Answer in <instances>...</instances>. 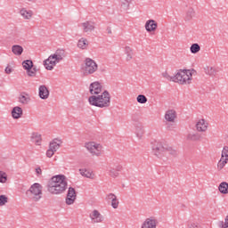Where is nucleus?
<instances>
[{"mask_svg": "<svg viewBox=\"0 0 228 228\" xmlns=\"http://www.w3.org/2000/svg\"><path fill=\"white\" fill-rule=\"evenodd\" d=\"M122 172V166L118 165L116 166V167H110L109 168V175L112 177L113 179H117L120 175V173Z\"/></svg>", "mask_w": 228, "mask_h": 228, "instance_id": "obj_16", "label": "nucleus"}, {"mask_svg": "<svg viewBox=\"0 0 228 228\" xmlns=\"http://www.w3.org/2000/svg\"><path fill=\"white\" fill-rule=\"evenodd\" d=\"M31 101V98L29 97V94H20L19 97V102L21 104H28Z\"/></svg>", "mask_w": 228, "mask_h": 228, "instance_id": "obj_31", "label": "nucleus"}, {"mask_svg": "<svg viewBox=\"0 0 228 228\" xmlns=\"http://www.w3.org/2000/svg\"><path fill=\"white\" fill-rule=\"evenodd\" d=\"M80 175L87 179H94V171L88 169H79Z\"/></svg>", "mask_w": 228, "mask_h": 228, "instance_id": "obj_27", "label": "nucleus"}, {"mask_svg": "<svg viewBox=\"0 0 228 228\" xmlns=\"http://www.w3.org/2000/svg\"><path fill=\"white\" fill-rule=\"evenodd\" d=\"M108 33L111 34V28H108Z\"/></svg>", "mask_w": 228, "mask_h": 228, "instance_id": "obj_50", "label": "nucleus"}, {"mask_svg": "<svg viewBox=\"0 0 228 228\" xmlns=\"http://www.w3.org/2000/svg\"><path fill=\"white\" fill-rule=\"evenodd\" d=\"M89 218H91L92 224H102L104 222V216L97 209L93 210L89 214Z\"/></svg>", "mask_w": 228, "mask_h": 228, "instance_id": "obj_9", "label": "nucleus"}, {"mask_svg": "<svg viewBox=\"0 0 228 228\" xmlns=\"http://www.w3.org/2000/svg\"><path fill=\"white\" fill-rule=\"evenodd\" d=\"M145 29L149 33H151V31H156V29H158V23H156L154 20H149L145 23Z\"/></svg>", "mask_w": 228, "mask_h": 228, "instance_id": "obj_17", "label": "nucleus"}, {"mask_svg": "<svg viewBox=\"0 0 228 228\" xmlns=\"http://www.w3.org/2000/svg\"><path fill=\"white\" fill-rule=\"evenodd\" d=\"M38 95L43 101L49 99L50 92H49V88L47 87V86H45V85L39 86Z\"/></svg>", "mask_w": 228, "mask_h": 228, "instance_id": "obj_14", "label": "nucleus"}, {"mask_svg": "<svg viewBox=\"0 0 228 228\" xmlns=\"http://www.w3.org/2000/svg\"><path fill=\"white\" fill-rule=\"evenodd\" d=\"M125 53L126 54V61H131V60H133V49L129 46H126Z\"/></svg>", "mask_w": 228, "mask_h": 228, "instance_id": "obj_33", "label": "nucleus"}, {"mask_svg": "<svg viewBox=\"0 0 228 228\" xmlns=\"http://www.w3.org/2000/svg\"><path fill=\"white\" fill-rule=\"evenodd\" d=\"M8 202V197L6 195H0V206H5Z\"/></svg>", "mask_w": 228, "mask_h": 228, "instance_id": "obj_43", "label": "nucleus"}, {"mask_svg": "<svg viewBox=\"0 0 228 228\" xmlns=\"http://www.w3.org/2000/svg\"><path fill=\"white\" fill-rule=\"evenodd\" d=\"M88 102L91 106H95L96 108H110L111 104V95L110 92L104 91L101 94L90 96Z\"/></svg>", "mask_w": 228, "mask_h": 228, "instance_id": "obj_3", "label": "nucleus"}, {"mask_svg": "<svg viewBox=\"0 0 228 228\" xmlns=\"http://www.w3.org/2000/svg\"><path fill=\"white\" fill-rule=\"evenodd\" d=\"M135 134L139 140H142L143 138V134H145V130H143V126L137 125L135 126Z\"/></svg>", "mask_w": 228, "mask_h": 228, "instance_id": "obj_25", "label": "nucleus"}, {"mask_svg": "<svg viewBox=\"0 0 228 228\" xmlns=\"http://www.w3.org/2000/svg\"><path fill=\"white\" fill-rule=\"evenodd\" d=\"M67 177L63 175H57L49 180L46 189L51 195H61L67 190Z\"/></svg>", "mask_w": 228, "mask_h": 228, "instance_id": "obj_1", "label": "nucleus"}, {"mask_svg": "<svg viewBox=\"0 0 228 228\" xmlns=\"http://www.w3.org/2000/svg\"><path fill=\"white\" fill-rule=\"evenodd\" d=\"M13 72V69L11 67L5 68V74H12Z\"/></svg>", "mask_w": 228, "mask_h": 228, "instance_id": "obj_46", "label": "nucleus"}, {"mask_svg": "<svg viewBox=\"0 0 228 228\" xmlns=\"http://www.w3.org/2000/svg\"><path fill=\"white\" fill-rule=\"evenodd\" d=\"M22 67L25 69V70H29L30 69H33V61L27 60L22 62Z\"/></svg>", "mask_w": 228, "mask_h": 228, "instance_id": "obj_36", "label": "nucleus"}, {"mask_svg": "<svg viewBox=\"0 0 228 228\" xmlns=\"http://www.w3.org/2000/svg\"><path fill=\"white\" fill-rule=\"evenodd\" d=\"M188 228H201L200 224L199 222L191 221L188 224Z\"/></svg>", "mask_w": 228, "mask_h": 228, "instance_id": "obj_41", "label": "nucleus"}, {"mask_svg": "<svg viewBox=\"0 0 228 228\" xmlns=\"http://www.w3.org/2000/svg\"><path fill=\"white\" fill-rule=\"evenodd\" d=\"M52 56L60 63L65 58V50L58 49Z\"/></svg>", "mask_w": 228, "mask_h": 228, "instance_id": "obj_23", "label": "nucleus"}, {"mask_svg": "<svg viewBox=\"0 0 228 228\" xmlns=\"http://www.w3.org/2000/svg\"><path fill=\"white\" fill-rule=\"evenodd\" d=\"M36 174L37 175H42V168L40 167L36 168Z\"/></svg>", "mask_w": 228, "mask_h": 228, "instance_id": "obj_47", "label": "nucleus"}, {"mask_svg": "<svg viewBox=\"0 0 228 228\" xmlns=\"http://www.w3.org/2000/svg\"><path fill=\"white\" fill-rule=\"evenodd\" d=\"M8 181V175H6V173L0 171V183H6Z\"/></svg>", "mask_w": 228, "mask_h": 228, "instance_id": "obj_40", "label": "nucleus"}, {"mask_svg": "<svg viewBox=\"0 0 228 228\" xmlns=\"http://www.w3.org/2000/svg\"><path fill=\"white\" fill-rule=\"evenodd\" d=\"M107 199L108 200H111V206L113 208V209H118V200L117 199V195H115L114 193H109L107 195Z\"/></svg>", "mask_w": 228, "mask_h": 228, "instance_id": "obj_20", "label": "nucleus"}, {"mask_svg": "<svg viewBox=\"0 0 228 228\" xmlns=\"http://www.w3.org/2000/svg\"><path fill=\"white\" fill-rule=\"evenodd\" d=\"M60 63L59 61L56 60V58L53 55H50L48 59H46L44 61V66L46 69V70H53L54 67H56V64Z\"/></svg>", "mask_w": 228, "mask_h": 228, "instance_id": "obj_12", "label": "nucleus"}, {"mask_svg": "<svg viewBox=\"0 0 228 228\" xmlns=\"http://www.w3.org/2000/svg\"><path fill=\"white\" fill-rule=\"evenodd\" d=\"M174 125H172V124H168L167 125V129H168V131H172L173 129H174Z\"/></svg>", "mask_w": 228, "mask_h": 228, "instance_id": "obj_48", "label": "nucleus"}, {"mask_svg": "<svg viewBox=\"0 0 228 228\" xmlns=\"http://www.w3.org/2000/svg\"><path fill=\"white\" fill-rule=\"evenodd\" d=\"M193 17H195V10L191 7L186 12L184 20L186 22H190V20H191V19H193Z\"/></svg>", "mask_w": 228, "mask_h": 228, "instance_id": "obj_26", "label": "nucleus"}, {"mask_svg": "<svg viewBox=\"0 0 228 228\" xmlns=\"http://www.w3.org/2000/svg\"><path fill=\"white\" fill-rule=\"evenodd\" d=\"M159 224V222L158 221V217L150 216L144 220L141 228H157Z\"/></svg>", "mask_w": 228, "mask_h": 228, "instance_id": "obj_10", "label": "nucleus"}, {"mask_svg": "<svg viewBox=\"0 0 228 228\" xmlns=\"http://www.w3.org/2000/svg\"><path fill=\"white\" fill-rule=\"evenodd\" d=\"M76 199H77L76 189H74L73 187H69L67 192L65 203L67 204V206H72V204L76 202Z\"/></svg>", "mask_w": 228, "mask_h": 228, "instance_id": "obj_8", "label": "nucleus"}, {"mask_svg": "<svg viewBox=\"0 0 228 228\" xmlns=\"http://www.w3.org/2000/svg\"><path fill=\"white\" fill-rule=\"evenodd\" d=\"M228 162L227 159H224L219 160L218 164H217V167L219 168V170H222V168H224V167H225V164Z\"/></svg>", "mask_w": 228, "mask_h": 228, "instance_id": "obj_39", "label": "nucleus"}, {"mask_svg": "<svg viewBox=\"0 0 228 228\" xmlns=\"http://www.w3.org/2000/svg\"><path fill=\"white\" fill-rule=\"evenodd\" d=\"M20 14L21 15V17H23V19H25L26 20H29V19H31L33 17V11L31 10H27L26 8H22L20 11Z\"/></svg>", "mask_w": 228, "mask_h": 228, "instance_id": "obj_22", "label": "nucleus"}, {"mask_svg": "<svg viewBox=\"0 0 228 228\" xmlns=\"http://www.w3.org/2000/svg\"><path fill=\"white\" fill-rule=\"evenodd\" d=\"M54 152H56V151H53V150H52V149H48L47 151H46V157L47 158H53V156H54Z\"/></svg>", "mask_w": 228, "mask_h": 228, "instance_id": "obj_44", "label": "nucleus"}, {"mask_svg": "<svg viewBox=\"0 0 228 228\" xmlns=\"http://www.w3.org/2000/svg\"><path fill=\"white\" fill-rule=\"evenodd\" d=\"M85 147L92 156H96V158L102 156V145L95 142H89L85 143Z\"/></svg>", "mask_w": 228, "mask_h": 228, "instance_id": "obj_7", "label": "nucleus"}, {"mask_svg": "<svg viewBox=\"0 0 228 228\" xmlns=\"http://www.w3.org/2000/svg\"><path fill=\"white\" fill-rule=\"evenodd\" d=\"M99 69V65L97 62L91 58H86L84 61V66L82 67V72L84 76H91V74H95Z\"/></svg>", "mask_w": 228, "mask_h": 228, "instance_id": "obj_6", "label": "nucleus"}, {"mask_svg": "<svg viewBox=\"0 0 228 228\" xmlns=\"http://www.w3.org/2000/svg\"><path fill=\"white\" fill-rule=\"evenodd\" d=\"M44 186L38 183L32 184L28 190L26 191L27 197L33 200L34 202H38L42 199Z\"/></svg>", "mask_w": 228, "mask_h": 228, "instance_id": "obj_5", "label": "nucleus"}, {"mask_svg": "<svg viewBox=\"0 0 228 228\" xmlns=\"http://www.w3.org/2000/svg\"><path fill=\"white\" fill-rule=\"evenodd\" d=\"M23 111L22 108L16 106L12 110V117L15 120H18V118H20L22 117Z\"/></svg>", "mask_w": 228, "mask_h": 228, "instance_id": "obj_21", "label": "nucleus"}, {"mask_svg": "<svg viewBox=\"0 0 228 228\" xmlns=\"http://www.w3.org/2000/svg\"><path fill=\"white\" fill-rule=\"evenodd\" d=\"M195 74V69H179L175 76H170L167 71L162 73V77L167 81L179 83V85H190L191 83V76Z\"/></svg>", "mask_w": 228, "mask_h": 228, "instance_id": "obj_2", "label": "nucleus"}, {"mask_svg": "<svg viewBox=\"0 0 228 228\" xmlns=\"http://www.w3.org/2000/svg\"><path fill=\"white\" fill-rule=\"evenodd\" d=\"M154 155L157 156V158H177V151L174 148L163 144L161 142L157 143L155 146H153L152 149Z\"/></svg>", "mask_w": 228, "mask_h": 228, "instance_id": "obj_4", "label": "nucleus"}, {"mask_svg": "<svg viewBox=\"0 0 228 228\" xmlns=\"http://www.w3.org/2000/svg\"><path fill=\"white\" fill-rule=\"evenodd\" d=\"M32 140L36 145H40V143H42V135L38 133H36L33 134Z\"/></svg>", "mask_w": 228, "mask_h": 228, "instance_id": "obj_35", "label": "nucleus"}, {"mask_svg": "<svg viewBox=\"0 0 228 228\" xmlns=\"http://www.w3.org/2000/svg\"><path fill=\"white\" fill-rule=\"evenodd\" d=\"M221 228H228V216L224 219V223L221 222Z\"/></svg>", "mask_w": 228, "mask_h": 228, "instance_id": "obj_45", "label": "nucleus"}, {"mask_svg": "<svg viewBox=\"0 0 228 228\" xmlns=\"http://www.w3.org/2000/svg\"><path fill=\"white\" fill-rule=\"evenodd\" d=\"M137 102H139V104H145L147 102V96L143 94H139L137 96Z\"/></svg>", "mask_w": 228, "mask_h": 228, "instance_id": "obj_37", "label": "nucleus"}, {"mask_svg": "<svg viewBox=\"0 0 228 228\" xmlns=\"http://www.w3.org/2000/svg\"><path fill=\"white\" fill-rule=\"evenodd\" d=\"M190 51L191 54H197V53L200 52V45L197 43H194L191 45Z\"/></svg>", "mask_w": 228, "mask_h": 228, "instance_id": "obj_34", "label": "nucleus"}, {"mask_svg": "<svg viewBox=\"0 0 228 228\" xmlns=\"http://www.w3.org/2000/svg\"><path fill=\"white\" fill-rule=\"evenodd\" d=\"M218 190H219L220 193H222L223 195H227V193H228V183L227 182H222L218 186Z\"/></svg>", "mask_w": 228, "mask_h": 228, "instance_id": "obj_29", "label": "nucleus"}, {"mask_svg": "<svg viewBox=\"0 0 228 228\" xmlns=\"http://www.w3.org/2000/svg\"><path fill=\"white\" fill-rule=\"evenodd\" d=\"M209 126V123L206 121V119H200L196 123V130L198 133H206L208 131V127Z\"/></svg>", "mask_w": 228, "mask_h": 228, "instance_id": "obj_15", "label": "nucleus"}, {"mask_svg": "<svg viewBox=\"0 0 228 228\" xmlns=\"http://www.w3.org/2000/svg\"><path fill=\"white\" fill-rule=\"evenodd\" d=\"M221 159L228 160V146L223 148Z\"/></svg>", "mask_w": 228, "mask_h": 228, "instance_id": "obj_38", "label": "nucleus"}, {"mask_svg": "<svg viewBox=\"0 0 228 228\" xmlns=\"http://www.w3.org/2000/svg\"><path fill=\"white\" fill-rule=\"evenodd\" d=\"M27 74L28 76H29V77H35V76H37V69L33 68L30 69H27Z\"/></svg>", "mask_w": 228, "mask_h": 228, "instance_id": "obj_42", "label": "nucleus"}, {"mask_svg": "<svg viewBox=\"0 0 228 228\" xmlns=\"http://www.w3.org/2000/svg\"><path fill=\"white\" fill-rule=\"evenodd\" d=\"M177 117V113L175 110H169L166 111L165 118L167 122H175V118Z\"/></svg>", "mask_w": 228, "mask_h": 228, "instance_id": "obj_18", "label": "nucleus"}, {"mask_svg": "<svg viewBox=\"0 0 228 228\" xmlns=\"http://www.w3.org/2000/svg\"><path fill=\"white\" fill-rule=\"evenodd\" d=\"M88 45H90V42L88 41V39H86V37H81L77 45L78 49H81L82 51H86V49H88Z\"/></svg>", "mask_w": 228, "mask_h": 228, "instance_id": "obj_19", "label": "nucleus"}, {"mask_svg": "<svg viewBox=\"0 0 228 228\" xmlns=\"http://www.w3.org/2000/svg\"><path fill=\"white\" fill-rule=\"evenodd\" d=\"M12 53L15 56H20L22 54V53H24V48H22L21 45H14L12 46Z\"/></svg>", "mask_w": 228, "mask_h": 228, "instance_id": "obj_24", "label": "nucleus"}, {"mask_svg": "<svg viewBox=\"0 0 228 228\" xmlns=\"http://www.w3.org/2000/svg\"><path fill=\"white\" fill-rule=\"evenodd\" d=\"M89 92L92 95H99L102 92V85L99 81L93 82L89 86Z\"/></svg>", "mask_w": 228, "mask_h": 228, "instance_id": "obj_13", "label": "nucleus"}, {"mask_svg": "<svg viewBox=\"0 0 228 228\" xmlns=\"http://www.w3.org/2000/svg\"><path fill=\"white\" fill-rule=\"evenodd\" d=\"M25 1H27V3H36L37 2V0H25Z\"/></svg>", "mask_w": 228, "mask_h": 228, "instance_id": "obj_49", "label": "nucleus"}, {"mask_svg": "<svg viewBox=\"0 0 228 228\" xmlns=\"http://www.w3.org/2000/svg\"><path fill=\"white\" fill-rule=\"evenodd\" d=\"M187 140L189 142H199L200 140V134L198 133H190L187 134Z\"/></svg>", "mask_w": 228, "mask_h": 228, "instance_id": "obj_30", "label": "nucleus"}, {"mask_svg": "<svg viewBox=\"0 0 228 228\" xmlns=\"http://www.w3.org/2000/svg\"><path fill=\"white\" fill-rule=\"evenodd\" d=\"M205 72L208 76H216L220 72V69L208 66L205 68Z\"/></svg>", "mask_w": 228, "mask_h": 228, "instance_id": "obj_28", "label": "nucleus"}, {"mask_svg": "<svg viewBox=\"0 0 228 228\" xmlns=\"http://www.w3.org/2000/svg\"><path fill=\"white\" fill-rule=\"evenodd\" d=\"M49 149L55 152L56 151H58V149H60V142H58V139H54L53 140V142H50Z\"/></svg>", "mask_w": 228, "mask_h": 228, "instance_id": "obj_32", "label": "nucleus"}, {"mask_svg": "<svg viewBox=\"0 0 228 228\" xmlns=\"http://www.w3.org/2000/svg\"><path fill=\"white\" fill-rule=\"evenodd\" d=\"M80 28H82L84 33H92L95 30V22L92 20L84 21L80 24Z\"/></svg>", "mask_w": 228, "mask_h": 228, "instance_id": "obj_11", "label": "nucleus"}]
</instances>
